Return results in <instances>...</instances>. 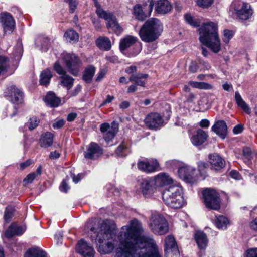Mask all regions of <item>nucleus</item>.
<instances>
[{"mask_svg":"<svg viewBox=\"0 0 257 257\" xmlns=\"http://www.w3.org/2000/svg\"><path fill=\"white\" fill-rule=\"evenodd\" d=\"M189 84L192 87L200 89L209 90L212 88L211 84L204 82H196L190 81Z\"/></svg>","mask_w":257,"mask_h":257,"instance_id":"obj_40","label":"nucleus"},{"mask_svg":"<svg viewBox=\"0 0 257 257\" xmlns=\"http://www.w3.org/2000/svg\"><path fill=\"white\" fill-rule=\"evenodd\" d=\"M165 250L171 257H179L180 251L173 236L168 235L165 238Z\"/></svg>","mask_w":257,"mask_h":257,"instance_id":"obj_14","label":"nucleus"},{"mask_svg":"<svg viewBox=\"0 0 257 257\" xmlns=\"http://www.w3.org/2000/svg\"><path fill=\"white\" fill-rule=\"evenodd\" d=\"M195 169L186 165H183L178 170L180 178L189 183H193L195 181L194 177Z\"/></svg>","mask_w":257,"mask_h":257,"instance_id":"obj_15","label":"nucleus"},{"mask_svg":"<svg viewBox=\"0 0 257 257\" xmlns=\"http://www.w3.org/2000/svg\"><path fill=\"white\" fill-rule=\"evenodd\" d=\"M163 121L162 117L158 113H151L145 119V124L150 128L158 127L162 124Z\"/></svg>","mask_w":257,"mask_h":257,"instance_id":"obj_21","label":"nucleus"},{"mask_svg":"<svg viewBox=\"0 0 257 257\" xmlns=\"http://www.w3.org/2000/svg\"><path fill=\"white\" fill-rule=\"evenodd\" d=\"M64 1L68 4L70 12L74 13L77 6L76 0H64Z\"/></svg>","mask_w":257,"mask_h":257,"instance_id":"obj_56","label":"nucleus"},{"mask_svg":"<svg viewBox=\"0 0 257 257\" xmlns=\"http://www.w3.org/2000/svg\"><path fill=\"white\" fill-rule=\"evenodd\" d=\"M195 239L200 249H205L207 245L208 239L206 234L202 231H197L195 234Z\"/></svg>","mask_w":257,"mask_h":257,"instance_id":"obj_31","label":"nucleus"},{"mask_svg":"<svg viewBox=\"0 0 257 257\" xmlns=\"http://www.w3.org/2000/svg\"><path fill=\"white\" fill-rule=\"evenodd\" d=\"M88 230L96 234L95 242L100 253L108 254L113 250L116 242V231L111 229L109 225L104 221L89 219L85 226V230Z\"/></svg>","mask_w":257,"mask_h":257,"instance_id":"obj_2","label":"nucleus"},{"mask_svg":"<svg viewBox=\"0 0 257 257\" xmlns=\"http://www.w3.org/2000/svg\"><path fill=\"white\" fill-rule=\"evenodd\" d=\"M189 69L191 72L195 73L198 69V66L196 62H192L190 65Z\"/></svg>","mask_w":257,"mask_h":257,"instance_id":"obj_60","label":"nucleus"},{"mask_svg":"<svg viewBox=\"0 0 257 257\" xmlns=\"http://www.w3.org/2000/svg\"><path fill=\"white\" fill-rule=\"evenodd\" d=\"M65 124V120L62 119H59L52 124L54 129L57 130L62 128Z\"/></svg>","mask_w":257,"mask_h":257,"instance_id":"obj_58","label":"nucleus"},{"mask_svg":"<svg viewBox=\"0 0 257 257\" xmlns=\"http://www.w3.org/2000/svg\"><path fill=\"white\" fill-rule=\"evenodd\" d=\"M100 130L104 134V139L108 142L113 139L117 132V127L110 126L108 123L101 124Z\"/></svg>","mask_w":257,"mask_h":257,"instance_id":"obj_22","label":"nucleus"},{"mask_svg":"<svg viewBox=\"0 0 257 257\" xmlns=\"http://www.w3.org/2000/svg\"><path fill=\"white\" fill-rule=\"evenodd\" d=\"M199 40L204 45L217 53L221 49L217 24L209 21L204 23L198 29Z\"/></svg>","mask_w":257,"mask_h":257,"instance_id":"obj_3","label":"nucleus"},{"mask_svg":"<svg viewBox=\"0 0 257 257\" xmlns=\"http://www.w3.org/2000/svg\"><path fill=\"white\" fill-rule=\"evenodd\" d=\"M137 165L139 170L146 173H151L157 170L159 163L156 159H152L149 160L139 161Z\"/></svg>","mask_w":257,"mask_h":257,"instance_id":"obj_18","label":"nucleus"},{"mask_svg":"<svg viewBox=\"0 0 257 257\" xmlns=\"http://www.w3.org/2000/svg\"><path fill=\"white\" fill-rule=\"evenodd\" d=\"M149 226L154 233L159 235H164L167 233L169 230L167 221L163 216L160 214L152 215Z\"/></svg>","mask_w":257,"mask_h":257,"instance_id":"obj_7","label":"nucleus"},{"mask_svg":"<svg viewBox=\"0 0 257 257\" xmlns=\"http://www.w3.org/2000/svg\"><path fill=\"white\" fill-rule=\"evenodd\" d=\"M26 230L25 227L19 226L16 223H12L6 230L5 236L8 238H11L14 235H21Z\"/></svg>","mask_w":257,"mask_h":257,"instance_id":"obj_28","label":"nucleus"},{"mask_svg":"<svg viewBox=\"0 0 257 257\" xmlns=\"http://www.w3.org/2000/svg\"><path fill=\"white\" fill-rule=\"evenodd\" d=\"M25 257H47L46 253L38 247L29 249L25 254Z\"/></svg>","mask_w":257,"mask_h":257,"instance_id":"obj_34","label":"nucleus"},{"mask_svg":"<svg viewBox=\"0 0 257 257\" xmlns=\"http://www.w3.org/2000/svg\"><path fill=\"white\" fill-rule=\"evenodd\" d=\"M243 130V125L239 124L235 126L233 128V132L234 134H239L241 133Z\"/></svg>","mask_w":257,"mask_h":257,"instance_id":"obj_59","label":"nucleus"},{"mask_svg":"<svg viewBox=\"0 0 257 257\" xmlns=\"http://www.w3.org/2000/svg\"><path fill=\"white\" fill-rule=\"evenodd\" d=\"M5 96L9 97L13 104H21L23 102V93L15 86H11L8 88L7 91L5 92Z\"/></svg>","mask_w":257,"mask_h":257,"instance_id":"obj_16","label":"nucleus"},{"mask_svg":"<svg viewBox=\"0 0 257 257\" xmlns=\"http://www.w3.org/2000/svg\"><path fill=\"white\" fill-rule=\"evenodd\" d=\"M55 239L57 244H61L62 242V234L61 232H58L55 235Z\"/></svg>","mask_w":257,"mask_h":257,"instance_id":"obj_62","label":"nucleus"},{"mask_svg":"<svg viewBox=\"0 0 257 257\" xmlns=\"http://www.w3.org/2000/svg\"><path fill=\"white\" fill-rule=\"evenodd\" d=\"M9 67V59L4 56H0V75L6 72Z\"/></svg>","mask_w":257,"mask_h":257,"instance_id":"obj_42","label":"nucleus"},{"mask_svg":"<svg viewBox=\"0 0 257 257\" xmlns=\"http://www.w3.org/2000/svg\"><path fill=\"white\" fill-rule=\"evenodd\" d=\"M103 153V150L97 143L91 142L84 152V157L89 159H96Z\"/></svg>","mask_w":257,"mask_h":257,"instance_id":"obj_17","label":"nucleus"},{"mask_svg":"<svg viewBox=\"0 0 257 257\" xmlns=\"http://www.w3.org/2000/svg\"><path fill=\"white\" fill-rule=\"evenodd\" d=\"M148 75L143 73H138L132 74L129 78V81L135 82L137 85L144 87L145 85V81L147 79Z\"/></svg>","mask_w":257,"mask_h":257,"instance_id":"obj_33","label":"nucleus"},{"mask_svg":"<svg viewBox=\"0 0 257 257\" xmlns=\"http://www.w3.org/2000/svg\"><path fill=\"white\" fill-rule=\"evenodd\" d=\"M44 100L46 104L51 107H57L61 103V99L52 92L48 93Z\"/></svg>","mask_w":257,"mask_h":257,"instance_id":"obj_30","label":"nucleus"},{"mask_svg":"<svg viewBox=\"0 0 257 257\" xmlns=\"http://www.w3.org/2000/svg\"><path fill=\"white\" fill-rule=\"evenodd\" d=\"M78 253L83 257H94L95 251L92 246L89 245L84 240H80L76 247Z\"/></svg>","mask_w":257,"mask_h":257,"instance_id":"obj_20","label":"nucleus"},{"mask_svg":"<svg viewBox=\"0 0 257 257\" xmlns=\"http://www.w3.org/2000/svg\"><path fill=\"white\" fill-rule=\"evenodd\" d=\"M5 113L4 117L7 116V113H9V115L10 117H12L14 116L17 113V108L15 105H11L10 106H8L5 108V111L3 112Z\"/></svg>","mask_w":257,"mask_h":257,"instance_id":"obj_45","label":"nucleus"},{"mask_svg":"<svg viewBox=\"0 0 257 257\" xmlns=\"http://www.w3.org/2000/svg\"><path fill=\"white\" fill-rule=\"evenodd\" d=\"M166 166L170 169H176L181 167L183 165V163L176 160H169L166 162Z\"/></svg>","mask_w":257,"mask_h":257,"instance_id":"obj_44","label":"nucleus"},{"mask_svg":"<svg viewBox=\"0 0 257 257\" xmlns=\"http://www.w3.org/2000/svg\"><path fill=\"white\" fill-rule=\"evenodd\" d=\"M13 208L12 207H8L6 208L5 214H4V220L6 223H8L10 221L13 215Z\"/></svg>","mask_w":257,"mask_h":257,"instance_id":"obj_48","label":"nucleus"},{"mask_svg":"<svg viewBox=\"0 0 257 257\" xmlns=\"http://www.w3.org/2000/svg\"><path fill=\"white\" fill-rule=\"evenodd\" d=\"M54 69L57 72V73L60 75V76L66 74V71L63 69L59 62H56L55 63L54 65Z\"/></svg>","mask_w":257,"mask_h":257,"instance_id":"obj_52","label":"nucleus"},{"mask_svg":"<svg viewBox=\"0 0 257 257\" xmlns=\"http://www.w3.org/2000/svg\"><path fill=\"white\" fill-rule=\"evenodd\" d=\"M249 225L252 230L257 231V217L250 222Z\"/></svg>","mask_w":257,"mask_h":257,"instance_id":"obj_64","label":"nucleus"},{"mask_svg":"<svg viewBox=\"0 0 257 257\" xmlns=\"http://www.w3.org/2000/svg\"><path fill=\"white\" fill-rule=\"evenodd\" d=\"M127 151V147L125 144L122 143L116 149V153L119 156H125Z\"/></svg>","mask_w":257,"mask_h":257,"instance_id":"obj_47","label":"nucleus"},{"mask_svg":"<svg viewBox=\"0 0 257 257\" xmlns=\"http://www.w3.org/2000/svg\"><path fill=\"white\" fill-rule=\"evenodd\" d=\"M94 2L97 16L107 21V27L111 28L117 34H120L123 31V29L117 22L115 17L112 13L104 11L97 0H94Z\"/></svg>","mask_w":257,"mask_h":257,"instance_id":"obj_6","label":"nucleus"},{"mask_svg":"<svg viewBox=\"0 0 257 257\" xmlns=\"http://www.w3.org/2000/svg\"><path fill=\"white\" fill-rule=\"evenodd\" d=\"M40 122V120L35 116L30 118L28 126L30 130H32L36 128Z\"/></svg>","mask_w":257,"mask_h":257,"instance_id":"obj_50","label":"nucleus"},{"mask_svg":"<svg viewBox=\"0 0 257 257\" xmlns=\"http://www.w3.org/2000/svg\"><path fill=\"white\" fill-rule=\"evenodd\" d=\"M200 126L203 128H208L209 126L210 122L208 119H204L200 122Z\"/></svg>","mask_w":257,"mask_h":257,"instance_id":"obj_63","label":"nucleus"},{"mask_svg":"<svg viewBox=\"0 0 257 257\" xmlns=\"http://www.w3.org/2000/svg\"><path fill=\"white\" fill-rule=\"evenodd\" d=\"M114 98L113 96L108 95L107 96L106 99L101 104L99 107H101L107 103H111L112 101V100L114 99Z\"/></svg>","mask_w":257,"mask_h":257,"instance_id":"obj_61","label":"nucleus"},{"mask_svg":"<svg viewBox=\"0 0 257 257\" xmlns=\"http://www.w3.org/2000/svg\"><path fill=\"white\" fill-rule=\"evenodd\" d=\"M212 131L222 139H224L227 133V126L223 120H218L212 127Z\"/></svg>","mask_w":257,"mask_h":257,"instance_id":"obj_25","label":"nucleus"},{"mask_svg":"<svg viewBox=\"0 0 257 257\" xmlns=\"http://www.w3.org/2000/svg\"><path fill=\"white\" fill-rule=\"evenodd\" d=\"M235 99L238 107L241 108L247 114L250 113V108L248 105L243 100L241 95L238 91L235 94Z\"/></svg>","mask_w":257,"mask_h":257,"instance_id":"obj_37","label":"nucleus"},{"mask_svg":"<svg viewBox=\"0 0 257 257\" xmlns=\"http://www.w3.org/2000/svg\"><path fill=\"white\" fill-rule=\"evenodd\" d=\"M153 181L156 188L171 183L173 179L168 174L161 173L153 179Z\"/></svg>","mask_w":257,"mask_h":257,"instance_id":"obj_24","label":"nucleus"},{"mask_svg":"<svg viewBox=\"0 0 257 257\" xmlns=\"http://www.w3.org/2000/svg\"><path fill=\"white\" fill-rule=\"evenodd\" d=\"M69 178L66 177L64 179L59 186V189L61 191L67 193L70 187L68 185Z\"/></svg>","mask_w":257,"mask_h":257,"instance_id":"obj_51","label":"nucleus"},{"mask_svg":"<svg viewBox=\"0 0 257 257\" xmlns=\"http://www.w3.org/2000/svg\"><path fill=\"white\" fill-rule=\"evenodd\" d=\"M244 255V257H257V248L248 249Z\"/></svg>","mask_w":257,"mask_h":257,"instance_id":"obj_57","label":"nucleus"},{"mask_svg":"<svg viewBox=\"0 0 257 257\" xmlns=\"http://www.w3.org/2000/svg\"><path fill=\"white\" fill-rule=\"evenodd\" d=\"M209 159L212 169L218 170L225 166V160L217 154L210 155Z\"/></svg>","mask_w":257,"mask_h":257,"instance_id":"obj_26","label":"nucleus"},{"mask_svg":"<svg viewBox=\"0 0 257 257\" xmlns=\"http://www.w3.org/2000/svg\"><path fill=\"white\" fill-rule=\"evenodd\" d=\"M63 59L68 71L74 76H77L80 71L81 60L74 54H64Z\"/></svg>","mask_w":257,"mask_h":257,"instance_id":"obj_9","label":"nucleus"},{"mask_svg":"<svg viewBox=\"0 0 257 257\" xmlns=\"http://www.w3.org/2000/svg\"><path fill=\"white\" fill-rule=\"evenodd\" d=\"M0 22L5 33H11L15 28V21L12 16L9 13L1 14Z\"/></svg>","mask_w":257,"mask_h":257,"instance_id":"obj_19","label":"nucleus"},{"mask_svg":"<svg viewBox=\"0 0 257 257\" xmlns=\"http://www.w3.org/2000/svg\"><path fill=\"white\" fill-rule=\"evenodd\" d=\"M148 2L149 5L148 11L145 9L147 6L146 5H143V6L141 4H136L134 6L133 14L136 19L139 21H143L147 17L150 16L154 6V0H148Z\"/></svg>","mask_w":257,"mask_h":257,"instance_id":"obj_11","label":"nucleus"},{"mask_svg":"<svg viewBox=\"0 0 257 257\" xmlns=\"http://www.w3.org/2000/svg\"><path fill=\"white\" fill-rule=\"evenodd\" d=\"M64 37L66 40L70 42H75L78 41L79 36L78 33L73 30H69L64 34Z\"/></svg>","mask_w":257,"mask_h":257,"instance_id":"obj_41","label":"nucleus"},{"mask_svg":"<svg viewBox=\"0 0 257 257\" xmlns=\"http://www.w3.org/2000/svg\"><path fill=\"white\" fill-rule=\"evenodd\" d=\"M96 68L93 65H89L83 72V80L86 83H89L91 82L92 78L95 74Z\"/></svg>","mask_w":257,"mask_h":257,"instance_id":"obj_35","label":"nucleus"},{"mask_svg":"<svg viewBox=\"0 0 257 257\" xmlns=\"http://www.w3.org/2000/svg\"><path fill=\"white\" fill-rule=\"evenodd\" d=\"M213 0H197L198 6L203 8H207L213 4Z\"/></svg>","mask_w":257,"mask_h":257,"instance_id":"obj_53","label":"nucleus"},{"mask_svg":"<svg viewBox=\"0 0 257 257\" xmlns=\"http://www.w3.org/2000/svg\"><path fill=\"white\" fill-rule=\"evenodd\" d=\"M233 36V32L232 31L225 29L223 31L222 40L226 44H228Z\"/></svg>","mask_w":257,"mask_h":257,"instance_id":"obj_46","label":"nucleus"},{"mask_svg":"<svg viewBox=\"0 0 257 257\" xmlns=\"http://www.w3.org/2000/svg\"><path fill=\"white\" fill-rule=\"evenodd\" d=\"M96 45L100 49L108 51L111 47L110 40L105 37H100L96 41Z\"/></svg>","mask_w":257,"mask_h":257,"instance_id":"obj_36","label":"nucleus"},{"mask_svg":"<svg viewBox=\"0 0 257 257\" xmlns=\"http://www.w3.org/2000/svg\"><path fill=\"white\" fill-rule=\"evenodd\" d=\"M162 199L167 206L174 209H179L185 204L183 189L179 185H171L166 188L162 193Z\"/></svg>","mask_w":257,"mask_h":257,"instance_id":"obj_5","label":"nucleus"},{"mask_svg":"<svg viewBox=\"0 0 257 257\" xmlns=\"http://www.w3.org/2000/svg\"><path fill=\"white\" fill-rule=\"evenodd\" d=\"M208 164L204 162L200 161L198 163V169L201 175L204 179L207 176L205 169L207 168Z\"/></svg>","mask_w":257,"mask_h":257,"instance_id":"obj_49","label":"nucleus"},{"mask_svg":"<svg viewBox=\"0 0 257 257\" xmlns=\"http://www.w3.org/2000/svg\"><path fill=\"white\" fill-rule=\"evenodd\" d=\"M208 135L201 129H198L196 132L190 137L191 143L196 146L203 144L207 139Z\"/></svg>","mask_w":257,"mask_h":257,"instance_id":"obj_23","label":"nucleus"},{"mask_svg":"<svg viewBox=\"0 0 257 257\" xmlns=\"http://www.w3.org/2000/svg\"><path fill=\"white\" fill-rule=\"evenodd\" d=\"M140 190L145 198H149L152 197L156 190L153 178L142 180L140 183Z\"/></svg>","mask_w":257,"mask_h":257,"instance_id":"obj_13","label":"nucleus"},{"mask_svg":"<svg viewBox=\"0 0 257 257\" xmlns=\"http://www.w3.org/2000/svg\"><path fill=\"white\" fill-rule=\"evenodd\" d=\"M163 26L156 18H150L147 20L141 27L139 31L141 39L147 43L155 41L161 35Z\"/></svg>","mask_w":257,"mask_h":257,"instance_id":"obj_4","label":"nucleus"},{"mask_svg":"<svg viewBox=\"0 0 257 257\" xmlns=\"http://www.w3.org/2000/svg\"><path fill=\"white\" fill-rule=\"evenodd\" d=\"M184 18L187 23L194 27L199 26L200 22L195 19L190 14H186L184 15Z\"/></svg>","mask_w":257,"mask_h":257,"instance_id":"obj_43","label":"nucleus"},{"mask_svg":"<svg viewBox=\"0 0 257 257\" xmlns=\"http://www.w3.org/2000/svg\"><path fill=\"white\" fill-rule=\"evenodd\" d=\"M214 223L216 227L220 230L227 229L230 222L227 217L223 215H218L215 217Z\"/></svg>","mask_w":257,"mask_h":257,"instance_id":"obj_32","label":"nucleus"},{"mask_svg":"<svg viewBox=\"0 0 257 257\" xmlns=\"http://www.w3.org/2000/svg\"><path fill=\"white\" fill-rule=\"evenodd\" d=\"M52 74L49 69H45L43 71L40 75L39 80L40 84L42 85L47 86L50 83Z\"/></svg>","mask_w":257,"mask_h":257,"instance_id":"obj_38","label":"nucleus"},{"mask_svg":"<svg viewBox=\"0 0 257 257\" xmlns=\"http://www.w3.org/2000/svg\"><path fill=\"white\" fill-rule=\"evenodd\" d=\"M142 232L141 223L136 219L122 226L117 235L119 244L115 257H161L154 240L141 236Z\"/></svg>","mask_w":257,"mask_h":257,"instance_id":"obj_1","label":"nucleus"},{"mask_svg":"<svg viewBox=\"0 0 257 257\" xmlns=\"http://www.w3.org/2000/svg\"><path fill=\"white\" fill-rule=\"evenodd\" d=\"M54 140V135L49 132L42 134L41 136L39 143L41 147L48 148L52 145Z\"/></svg>","mask_w":257,"mask_h":257,"instance_id":"obj_29","label":"nucleus"},{"mask_svg":"<svg viewBox=\"0 0 257 257\" xmlns=\"http://www.w3.org/2000/svg\"><path fill=\"white\" fill-rule=\"evenodd\" d=\"M234 8L239 19L246 20L249 19L253 13L250 6L244 2L235 1Z\"/></svg>","mask_w":257,"mask_h":257,"instance_id":"obj_12","label":"nucleus"},{"mask_svg":"<svg viewBox=\"0 0 257 257\" xmlns=\"http://www.w3.org/2000/svg\"><path fill=\"white\" fill-rule=\"evenodd\" d=\"M136 37L127 35L121 39L119 43V48L121 51H124L131 46H134V50L132 52V56H136L142 50V43L138 41Z\"/></svg>","mask_w":257,"mask_h":257,"instance_id":"obj_10","label":"nucleus"},{"mask_svg":"<svg viewBox=\"0 0 257 257\" xmlns=\"http://www.w3.org/2000/svg\"><path fill=\"white\" fill-rule=\"evenodd\" d=\"M204 203L206 207L217 210L220 207V200L218 193L213 189H206L202 192Z\"/></svg>","mask_w":257,"mask_h":257,"instance_id":"obj_8","label":"nucleus"},{"mask_svg":"<svg viewBox=\"0 0 257 257\" xmlns=\"http://www.w3.org/2000/svg\"><path fill=\"white\" fill-rule=\"evenodd\" d=\"M243 155L245 159L249 161L253 158V154L249 148H244L243 149Z\"/></svg>","mask_w":257,"mask_h":257,"instance_id":"obj_54","label":"nucleus"},{"mask_svg":"<svg viewBox=\"0 0 257 257\" xmlns=\"http://www.w3.org/2000/svg\"><path fill=\"white\" fill-rule=\"evenodd\" d=\"M155 11L158 14H164L169 12L172 9V6L168 0H159L154 3Z\"/></svg>","mask_w":257,"mask_h":257,"instance_id":"obj_27","label":"nucleus"},{"mask_svg":"<svg viewBox=\"0 0 257 257\" xmlns=\"http://www.w3.org/2000/svg\"><path fill=\"white\" fill-rule=\"evenodd\" d=\"M60 84L68 90L70 89L73 85L74 79L67 74L60 77Z\"/></svg>","mask_w":257,"mask_h":257,"instance_id":"obj_39","label":"nucleus"},{"mask_svg":"<svg viewBox=\"0 0 257 257\" xmlns=\"http://www.w3.org/2000/svg\"><path fill=\"white\" fill-rule=\"evenodd\" d=\"M37 177V174L35 173H31L27 175L23 180L25 185L31 183L33 180Z\"/></svg>","mask_w":257,"mask_h":257,"instance_id":"obj_55","label":"nucleus"}]
</instances>
